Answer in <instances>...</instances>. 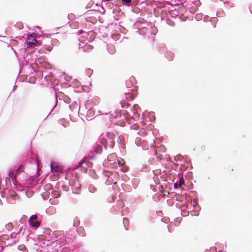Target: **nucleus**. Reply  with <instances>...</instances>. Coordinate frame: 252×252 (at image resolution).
<instances>
[{"label": "nucleus", "mask_w": 252, "mask_h": 252, "mask_svg": "<svg viewBox=\"0 0 252 252\" xmlns=\"http://www.w3.org/2000/svg\"><path fill=\"white\" fill-rule=\"evenodd\" d=\"M36 35V34L34 33H32L29 35L27 40V44L29 47H32L35 45L37 43Z\"/></svg>", "instance_id": "nucleus-1"}, {"label": "nucleus", "mask_w": 252, "mask_h": 252, "mask_svg": "<svg viewBox=\"0 0 252 252\" xmlns=\"http://www.w3.org/2000/svg\"><path fill=\"white\" fill-rule=\"evenodd\" d=\"M37 216L36 215H32L29 219V222L31 223L30 224L35 228H37L40 226V222L36 220Z\"/></svg>", "instance_id": "nucleus-2"}, {"label": "nucleus", "mask_w": 252, "mask_h": 252, "mask_svg": "<svg viewBox=\"0 0 252 252\" xmlns=\"http://www.w3.org/2000/svg\"><path fill=\"white\" fill-rule=\"evenodd\" d=\"M51 169L54 173H58L62 172V168L60 165L56 163H53L51 166Z\"/></svg>", "instance_id": "nucleus-3"}, {"label": "nucleus", "mask_w": 252, "mask_h": 252, "mask_svg": "<svg viewBox=\"0 0 252 252\" xmlns=\"http://www.w3.org/2000/svg\"><path fill=\"white\" fill-rule=\"evenodd\" d=\"M8 176L10 178H12L13 182H16V176H17L16 173L14 174L13 171H10Z\"/></svg>", "instance_id": "nucleus-4"}, {"label": "nucleus", "mask_w": 252, "mask_h": 252, "mask_svg": "<svg viewBox=\"0 0 252 252\" xmlns=\"http://www.w3.org/2000/svg\"><path fill=\"white\" fill-rule=\"evenodd\" d=\"M24 169V166L23 165H21L18 169L16 170V173L17 175H19L21 172H23Z\"/></svg>", "instance_id": "nucleus-5"}, {"label": "nucleus", "mask_w": 252, "mask_h": 252, "mask_svg": "<svg viewBox=\"0 0 252 252\" xmlns=\"http://www.w3.org/2000/svg\"><path fill=\"white\" fill-rule=\"evenodd\" d=\"M94 150L96 153H100L102 151L101 147L99 146H97L94 148Z\"/></svg>", "instance_id": "nucleus-6"}, {"label": "nucleus", "mask_w": 252, "mask_h": 252, "mask_svg": "<svg viewBox=\"0 0 252 252\" xmlns=\"http://www.w3.org/2000/svg\"><path fill=\"white\" fill-rule=\"evenodd\" d=\"M118 162L120 167L124 165L125 164V162L123 159H118Z\"/></svg>", "instance_id": "nucleus-7"}, {"label": "nucleus", "mask_w": 252, "mask_h": 252, "mask_svg": "<svg viewBox=\"0 0 252 252\" xmlns=\"http://www.w3.org/2000/svg\"><path fill=\"white\" fill-rule=\"evenodd\" d=\"M185 183V181H184V179L183 177H181L179 179V187H181Z\"/></svg>", "instance_id": "nucleus-8"}, {"label": "nucleus", "mask_w": 252, "mask_h": 252, "mask_svg": "<svg viewBox=\"0 0 252 252\" xmlns=\"http://www.w3.org/2000/svg\"><path fill=\"white\" fill-rule=\"evenodd\" d=\"M182 159V156L181 155H177L175 157L174 159L175 160L178 161H180Z\"/></svg>", "instance_id": "nucleus-9"}, {"label": "nucleus", "mask_w": 252, "mask_h": 252, "mask_svg": "<svg viewBox=\"0 0 252 252\" xmlns=\"http://www.w3.org/2000/svg\"><path fill=\"white\" fill-rule=\"evenodd\" d=\"M88 160H87V158H84V159H82L79 162V166H81L82 163L84 162H88Z\"/></svg>", "instance_id": "nucleus-10"}, {"label": "nucleus", "mask_w": 252, "mask_h": 252, "mask_svg": "<svg viewBox=\"0 0 252 252\" xmlns=\"http://www.w3.org/2000/svg\"><path fill=\"white\" fill-rule=\"evenodd\" d=\"M122 166L123 167L121 169L122 171L123 172H126L128 170V167L126 166H125V165Z\"/></svg>", "instance_id": "nucleus-11"}, {"label": "nucleus", "mask_w": 252, "mask_h": 252, "mask_svg": "<svg viewBox=\"0 0 252 252\" xmlns=\"http://www.w3.org/2000/svg\"><path fill=\"white\" fill-rule=\"evenodd\" d=\"M122 0L124 3H125L126 4H129L131 1V0Z\"/></svg>", "instance_id": "nucleus-12"}, {"label": "nucleus", "mask_w": 252, "mask_h": 252, "mask_svg": "<svg viewBox=\"0 0 252 252\" xmlns=\"http://www.w3.org/2000/svg\"><path fill=\"white\" fill-rule=\"evenodd\" d=\"M158 150L159 151H162L163 152H165V147L163 146H160L159 148H158Z\"/></svg>", "instance_id": "nucleus-13"}, {"label": "nucleus", "mask_w": 252, "mask_h": 252, "mask_svg": "<svg viewBox=\"0 0 252 252\" xmlns=\"http://www.w3.org/2000/svg\"><path fill=\"white\" fill-rule=\"evenodd\" d=\"M179 185V184H178V183H175V184H174V187H175V188H177V187H178V186H179V185Z\"/></svg>", "instance_id": "nucleus-14"}, {"label": "nucleus", "mask_w": 252, "mask_h": 252, "mask_svg": "<svg viewBox=\"0 0 252 252\" xmlns=\"http://www.w3.org/2000/svg\"><path fill=\"white\" fill-rule=\"evenodd\" d=\"M212 252H216V251L215 250H214L213 249H212Z\"/></svg>", "instance_id": "nucleus-15"}, {"label": "nucleus", "mask_w": 252, "mask_h": 252, "mask_svg": "<svg viewBox=\"0 0 252 252\" xmlns=\"http://www.w3.org/2000/svg\"><path fill=\"white\" fill-rule=\"evenodd\" d=\"M219 252H222V251H220Z\"/></svg>", "instance_id": "nucleus-16"}]
</instances>
